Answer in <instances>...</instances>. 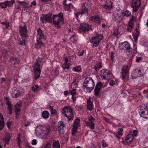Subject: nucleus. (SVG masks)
I'll list each match as a JSON object with an SVG mask.
<instances>
[{"instance_id": "79ce46f5", "label": "nucleus", "mask_w": 148, "mask_h": 148, "mask_svg": "<svg viewBox=\"0 0 148 148\" xmlns=\"http://www.w3.org/2000/svg\"><path fill=\"white\" fill-rule=\"evenodd\" d=\"M61 128L60 131H58L59 133L61 134H63L65 132V126L64 125V127L61 126Z\"/></svg>"}, {"instance_id": "f03ea898", "label": "nucleus", "mask_w": 148, "mask_h": 148, "mask_svg": "<svg viewBox=\"0 0 148 148\" xmlns=\"http://www.w3.org/2000/svg\"><path fill=\"white\" fill-rule=\"evenodd\" d=\"M53 24L58 28L60 27L61 25L64 23V19L62 13L60 12L58 15H54L52 17Z\"/></svg>"}, {"instance_id": "e2e57ef3", "label": "nucleus", "mask_w": 148, "mask_h": 148, "mask_svg": "<svg viewBox=\"0 0 148 148\" xmlns=\"http://www.w3.org/2000/svg\"><path fill=\"white\" fill-rule=\"evenodd\" d=\"M66 109L65 107H64L63 109H62L61 110V111L63 114H66Z\"/></svg>"}, {"instance_id": "20e7f679", "label": "nucleus", "mask_w": 148, "mask_h": 148, "mask_svg": "<svg viewBox=\"0 0 148 148\" xmlns=\"http://www.w3.org/2000/svg\"><path fill=\"white\" fill-rule=\"evenodd\" d=\"M103 38V36L102 35L97 34L90 39V41L93 44L94 46L96 47Z\"/></svg>"}, {"instance_id": "dca6fc26", "label": "nucleus", "mask_w": 148, "mask_h": 148, "mask_svg": "<svg viewBox=\"0 0 148 148\" xmlns=\"http://www.w3.org/2000/svg\"><path fill=\"white\" fill-rule=\"evenodd\" d=\"M122 12L120 10H118L117 11L115 12L112 18L115 21L118 20L120 18L121 16V14Z\"/></svg>"}, {"instance_id": "2f4dec72", "label": "nucleus", "mask_w": 148, "mask_h": 148, "mask_svg": "<svg viewBox=\"0 0 148 148\" xmlns=\"http://www.w3.org/2000/svg\"><path fill=\"white\" fill-rule=\"evenodd\" d=\"M15 2L14 0H12L11 1H5V4H6L7 6H11Z\"/></svg>"}, {"instance_id": "6e6d98bb", "label": "nucleus", "mask_w": 148, "mask_h": 148, "mask_svg": "<svg viewBox=\"0 0 148 148\" xmlns=\"http://www.w3.org/2000/svg\"><path fill=\"white\" fill-rule=\"evenodd\" d=\"M7 6L6 4H5V1L3 3H1V7L2 8H6Z\"/></svg>"}, {"instance_id": "0eeeda50", "label": "nucleus", "mask_w": 148, "mask_h": 148, "mask_svg": "<svg viewBox=\"0 0 148 148\" xmlns=\"http://www.w3.org/2000/svg\"><path fill=\"white\" fill-rule=\"evenodd\" d=\"M91 25L86 24V23L81 24L79 27V32L81 33L83 32L84 34L86 31L91 29Z\"/></svg>"}, {"instance_id": "5fc2aeb1", "label": "nucleus", "mask_w": 148, "mask_h": 148, "mask_svg": "<svg viewBox=\"0 0 148 148\" xmlns=\"http://www.w3.org/2000/svg\"><path fill=\"white\" fill-rule=\"evenodd\" d=\"M95 66L100 69L102 67V64L101 62H99L97 63Z\"/></svg>"}, {"instance_id": "f704fd0d", "label": "nucleus", "mask_w": 148, "mask_h": 148, "mask_svg": "<svg viewBox=\"0 0 148 148\" xmlns=\"http://www.w3.org/2000/svg\"><path fill=\"white\" fill-rule=\"evenodd\" d=\"M38 42L35 44V46L37 48H40L42 46H43L44 44L42 42H39L38 40Z\"/></svg>"}, {"instance_id": "7ed1b4c3", "label": "nucleus", "mask_w": 148, "mask_h": 148, "mask_svg": "<svg viewBox=\"0 0 148 148\" xmlns=\"http://www.w3.org/2000/svg\"><path fill=\"white\" fill-rule=\"evenodd\" d=\"M120 49L122 52L126 53L128 52L129 54H131L132 53L130 45L127 41H125L121 43L120 46Z\"/></svg>"}, {"instance_id": "f257e3e1", "label": "nucleus", "mask_w": 148, "mask_h": 148, "mask_svg": "<svg viewBox=\"0 0 148 148\" xmlns=\"http://www.w3.org/2000/svg\"><path fill=\"white\" fill-rule=\"evenodd\" d=\"M95 84L92 78L88 77L86 78L84 82L83 88H86L87 92H90L93 89Z\"/></svg>"}, {"instance_id": "412c9836", "label": "nucleus", "mask_w": 148, "mask_h": 148, "mask_svg": "<svg viewBox=\"0 0 148 148\" xmlns=\"http://www.w3.org/2000/svg\"><path fill=\"white\" fill-rule=\"evenodd\" d=\"M133 139V135L131 134H129L125 138V141L127 143H130L132 142Z\"/></svg>"}, {"instance_id": "6e6552de", "label": "nucleus", "mask_w": 148, "mask_h": 148, "mask_svg": "<svg viewBox=\"0 0 148 148\" xmlns=\"http://www.w3.org/2000/svg\"><path fill=\"white\" fill-rule=\"evenodd\" d=\"M141 4V2L140 0H133L131 3V5L133 8L134 12H136L138 9L139 8Z\"/></svg>"}, {"instance_id": "4468645a", "label": "nucleus", "mask_w": 148, "mask_h": 148, "mask_svg": "<svg viewBox=\"0 0 148 148\" xmlns=\"http://www.w3.org/2000/svg\"><path fill=\"white\" fill-rule=\"evenodd\" d=\"M101 77L102 79H108L110 78V74L108 71L106 70H103L101 71Z\"/></svg>"}, {"instance_id": "8fccbe9b", "label": "nucleus", "mask_w": 148, "mask_h": 148, "mask_svg": "<svg viewBox=\"0 0 148 148\" xmlns=\"http://www.w3.org/2000/svg\"><path fill=\"white\" fill-rule=\"evenodd\" d=\"M123 131V129L122 128H120L118 130V131L117 132V134L119 135L122 136L123 135V133H121V132H122Z\"/></svg>"}, {"instance_id": "a878e982", "label": "nucleus", "mask_w": 148, "mask_h": 148, "mask_svg": "<svg viewBox=\"0 0 148 148\" xmlns=\"http://www.w3.org/2000/svg\"><path fill=\"white\" fill-rule=\"evenodd\" d=\"M21 104L20 103H17L15 106V112H20Z\"/></svg>"}, {"instance_id": "49530a36", "label": "nucleus", "mask_w": 148, "mask_h": 148, "mask_svg": "<svg viewBox=\"0 0 148 148\" xmlns=\"http://www.w3.org/2000/svg\"><path fill=\"white\" fill-rule=\"evenodd\" d=\"M38 87L39 86L38 85H35L32 87V90L34 91H37V90Z\"/></svg>"}, {"instance_id": "9d476101", "label": "nucleus", "mask_w": 148, "mask_h": 148, "mask_svg": "<svg viewBox=\"0 0 148 148\" xmlns=\"http://www.w3.org/2000/svg\"><path fill=\"white\" fill-rule=\"evenodd\" d=\"M51 16L52 13H49L48 14L44 16L43 17H41L40 19L43 23L44 22L43 20H44L46 22L52 23V20L51 18Z\"/></svg>"}, {"instance_id": "c03bdc74", "label": "nucleus", "mask_w": 148, "mask_h": 148, "mask_svg": "<svg viewBox=\"0 0 148 148\" xmlns=\"http://www.w3.org/2000/svg\"><path fill=\"white\" fill-rule=\"evenodd\" d=\"M132 29V25H130L128 24V26L127 28V29L128 31L131 32Z\"/></svg>"}, {"instance_id": "a19ab883", "label": "nucleus", "mask_w": 148, "mask_h": 148, "mask_svg": "<svg viewBox=\"0 0 148 148\" xmlns=\"http://www.w3.org/2000/svg\"><path fill=\"white\" fill-rule=\"evenodd\" d=\"M124 15L126 17H129L131 15V12L128 10H126L124 13Z\"/></svg>"}, {"instance_id": "ddd939ff", "label": "nucleus", "mask_w": 148, "mask_h": 148, "mask_svg": "<svg viewBox=\"0 0 148 148\" xmlns=\"http://www.w3.org/2000/svg\"><path fill=\"white\" fill-rule=\"evenodd\" d=\"M21 92L16 87H14L12 89L11 96L12 98H17L21 94Z\"/></svg>"}, {"instance_id": "052dcab7", "label": "nucleus", "mask_w": 148, "mask_h": 148, "mask_svg": "<svg viewBox=\"0 0 148 148\" xmlns=\"http://www.w3.org/2000/svg\"><path fill=\"white\" fill-rule=\"evenodd\" d=\"M95 120V119L91 116H90V117L88 119V120L91 122H94Z\"/></svg>"}, {"instance_id": "423d86ee", "label": "nucleus", "mask_w": 148, "mask_h": 148, "mask_svg": "<svg viewBox=\"0 0 148 148\" xmlns=\"http://www.w3.org/2000/svg\"><path fill=\"white\" fill-rule=\"evenodd\" d=\"M65 108L66 110V114H64V115L68 118L69 121L73 120V115L72 108L70 106H66Z\"/></svg>"}, {"instance_id": "0e129e2a", "label": "nucleus", "mask_w": 148, "mask_h": 148, "mask_svg": "<svg viewBox=\"0 0 148 148\" xmlns=\"http://www.w3.org/2000/svg\"><path fill=\"white\" fill-rule=\"evenodd\" d=\"M77 129H76L75 127H74L73 128V130L72 131V134L73 136L75 134Z\"/></svg>"}, {"instance_id": "c9c22d12", "label": "nucleus", "mask_w": 148, "mask_h": 148, "mask_svg": "<svg viewBox=\"0 0 148 148\" xmlns=\"http://www.w3.org/2000/svg\"><path fill=\"white\" fill-rule=\"evenodd\" d=\"M73 70L76 72H80L81 71V69L80 66H75L73 68Z\"/></svg>"}, {"instance_id": "39448f33", "label": "nucleus", "mask_w": 148, "mask_h": 148, "mask_svg": "<svg viewBox=\"0 0 148 148\" xmlns=\"http://www.w3.org/2000/svg\"><path fill=\"white\" fill-rule=\"evenodd\" d=\"M33 69L35 73L34 78L36 79L39 77L41 72L40 64L38 61L34 65Z\"/></svg>"}, {"instance_id": "a211bd4d", "label": "nucleus", "mask_w": 148, "mask_h": 148, "mask_svg": "<svg viewBox=\"0 0 148 148\" xmlns=\"http://www.w3.org/2000/svg\"><path fill=\"white\" fill-rule=\"evenodd\" d=\"M128 66L127 65H125L123 68L121 72V75L123 79H125V77L127 74L129 73Z\"/></svg>"}, {"instance_id": "9b49d317", "label": "nucleus", "mask_w": 148, "mask_h": 148, "mask_svg": "<svg viewBox=\"0 0 148 148\" xmlns=\"http://www.w3.org/2000/svg\"><path fill=\"white\" fill-rule=\"evenodd\" d=\"M41 136L43 138H46L50 134L51 129L49 127H45L44 130H42Z\"/></svg>"}, {"instance_id": "c85d7f7f", "label": "nucleus", "mask_w": 148, "mask_h": 148, "mask_svg": "<svg viewBox=\"0 0 148 148\" xmlns=\"http://www.w3.org/2000/svg\"><path fill=\"white\" fill-rule=\"evenodd\" d=\"M136 21V17L134 16H132L128 24H130V25H132L134 24V23Z\"/></svg>"}, {"instance_id": "603ef678", "label": "nucleus", "mask_w": 148, "mask_h": 148, "mask_svg": "<svg viewBox=\"0 0 148 148\" xmlns=\"http://www.w3.org/2000/svg\"><path fill=\"white\" fill-rule=\"evenodd\" d=\"M76 89H73L71 92V94L72 95H75L76 94Z\"/></svg>"}, {"instance_id": "72a5a7b5", "label": "nucleus", "mask_w": 148, "mask_h": 148, "mask_svg": "<svg viewBox=\"0 0 148 148\" xmlns=\"http://www.w3.org/2000/svg\"><path fill=\"white\" fill-rule=\"evenodd\" d=\"M65 125L64 123L62 121L59 122L58 123V131H60L61 126L64 127Z\"/></svg>"}, {"instance_id": "338daca9", "label": "nucleus", "mask_w": 148, "mask_h": 148, "mask_svg": "<svg viewBox=\"0 0 148 148\" xmlns=\"http://www.w3.org/2000/svg\"><path fill=\"white\" fill-rule=\"evenodd\" d=\"M134 57V56L133 55H132V56L130 57V60H129V64H131Z\"/></svg>"}, {"instance_id": "1a4fd4ad", "label": "nucleus", "mask_w": 148, "mask_h": 148, "mask_svg": "<svg viewBox=\"0 0 148 148\" xmlns=\"http://www.w3.org/2000/svg\"><path fill=\"white\" fill-rule=\"evenodd\" d=\"M27 26L25 25L23 27L21 26L19 27V32L23 38H25L26 37L27 31Z\"/></svg>"}, {"instance_id": "69168bd1", "label": "nucleus", "mask_w": 148, "mask_h": 148, "mask_svg": "<svg viewBox=\"0 0 148 148\" xmlns=\"http://www.w3.org/2000/svg\"><path fill=\"white\" fill-rule=\"evenodd\" d=\"M109 84L110 86H113L115 84L114 81V80H112L111 81L109 82Z\"/></svg>"}, {"instance_id": "3c124183", "label": "nucleus", "mask_w": 148, "mask_h": 148, "mask_svg": "<svg viewBox=\"0 0 148 148\" xmlns=\"http://www.w3.org/2000/svg\"><path fill=\"white\" fill-rule=\"evenodd\" d=\"M1 24L5 25L7 28L8 27H9V23L5 21L1 22Z\"/></svg>"}, {"instance_id": "58836bf2", "label": "nucleus", "mask_w": 148, "mask_h": 148, "mask_svg": "<svg viewBox=\"0 0 148 148\" xmlns=\"http://www.w3.org/2000/svg\"><path fill=\"white\" fill-rule=\"evenodd\" d=\"M17 2L19 3V4L21 5H23L26 7L27 6V4L24 1H18Z\"/></svg>"}, {"instance_id": "13d9d810", "label": "nucleus", "mask_w": 148, "mask_h": 148, "mask_svg": "<svg viewBox=\"0 0 148 148\" xmlns=\"http://www.w3.org/2000/svg\"><path fill=\"white\" fill-rule=\"evenodd\" d=\"M15 61L14 62V65L18 64L19 63V60L17 58H16L15 60Z\"/></svg>"}, {"instance_id": "bb28decb", "label": "nucleus", "mask_w": 148, "mask_h": 148, "mask_svg": "<svg viewBox=\"0 0 148 148\" xmlns=\"http://www.w3.org/2000/svg\"><path fill=\"white\" fill-rule=\"evenodd\" d=\"M102 7L105 9L108 10H110L112 8V5L111 3L109 5L104 4L102 5Z\"/></svg>"}, {"instance_id": "de8ad7c7", "label": "nucleus", "mask_w": 148, "mask_h": 148, "mask_svg": "<svg viewBox=\"0 0 148 148\" xmlns=\"http://www.w3.org/2000/svg\"><path fill=\"white\" fill-rule=\"evenodd\" d=\"M100 90L97 89L96 88H95V90H94V94L95 95L97 96Z\"/></svg>"}, {"instance_id": "7c9ffc66", "label": "nucleus", "mask_w": 148, "mask_h": 148, "mask_svg": "<svg viewBox=\"0 0 148 148\" xmlns=\"http://www.w3.org/2000/svg\"><path fill=\"white\" fill-rule=\"evenodd\" d=\"M85 123L87 125L90 127V128L91 129H94V126H95V124L93 123V122H90L87 121H86Z\"/></svg>"}, {"instance_id": "864d4df0", "label": "nucleus", "mask_w": 148, "mask_h": 148, "mask_svg": "<svg viewBox=\"0 0 148 148\" xmlns=\"http://www.w3.org/2000/svg\"><path fill=\"white\" fill-rule=\"evenodd\" d=\"M143 58L141 57H136V62H139L140 60H142Z\"/></svg>"}, {"instance_id": "393cba45", "label": "nucleus", "mask_w": 148, "mask_h": 148, "mask_svg": "<svg viewBox=\"0 0 148 148\" xmlns=\"http://www.w3.org/2000/svg\"><path fill=\"white\" fill-rule=\"evenodd\" d=\"M80 119H76L73 123V127L76 129H77L78 126L80 125Z\"/></svg>"}, {"instance_id": "c756f323", "label": "nucleus", "mask_w": 148, "mask_h": 148, "mask_svg": "<svg viewBox=\"0 0 148 148\" xmlns=\"http://www.w3.org/2000/svg\"><path fill=\"white\" fill-rule=\"evenodd\" d=\"M52 147L55 148H60V143L59 142L57 141H54L52 145Z\"/></svg>"}, {"instance_id": "4be33fe9", "label": "nucleus", "mask_w": 148, "mask_h": 148, "mask_svg": "<svg viewBox=\"0 0 148 148\" xmlns=\"http://www.w3.org/2000/svg\"><path fill=\"white\" fill-rule=\"evenodd\" d=\"M6 103L8 106V110L9 112V114H12V105L10 102L8 98L6 99Z\"/></svg>"}, {"instance_id": "680f3d73", "label": "nucleus", "mask_w": 148, "mask_h": 148, "mask_svg": "<svg viewBox=\"0 0 148 148\" xmlns=\"http://www.w3.org/2000/svg\"><path fill=\"white\" fill-rule=\"evenodd\" d=\"M84 52V50H82L81 52H78V55L79 56H82L83 55V53Z\"/></svg>"}, {"instance_id": "ea45409f", "label": "nucleus", "mask_w": 148, "mask_h": 148, "mask_svg": "<svg viewBox=\"0 0 148 148\" xmlns=\"http://www.w3.org/2000/svg\"><path fill=\"white\" fill-rule=\"evenodd\" d=\"M69 64H66L64 63L62 65V67L64 69H69L70 68Z\"/></svg>"}, {"instance_id": "b1692460", "label": "nucleus", "mask_w": 148, "mask_h": 148, "mask_svg": "<svg viewBox=\"0 0 148 148\" xmlns=\"http://www.w3.org/2000/svg\"><path fill=\"white\" fill-rule=\"evenodd\" d=\"M4 126V121L3 115H1L0 118V131H1L3 129Z\"/></svg>"}, {"instance_id": "2eb2a0df", "label": "nucleus", "mask_w": 148, "mask_h": 148, "mask_svg": "<svg viewBox=\"0 0 148 148\" xmlns=\"http://www.w3.org/2000/svg\"><path fill=\"white\" fill-rule=\"evenodd\" d=\"M81 7V11L78 12L76 14V16L77 18L79 15L86 14L88 12V8L85 6L84 3H83L82 4Z\"/></svg>"}, {"instance_id": "cd10ccee", "label": "nucleus", "mask_w": 148, "mask_h": 148, "mask_svg": "<svg viewBox=\"0 0 148 148\" xmlns=\"http://www.w3.org/2000/svg\"><path fill=\"white\" fill-rule=\"evenodd\" d=\"M49 114L47 111H43L42 113V116L43 118L46 119L48 118L49 116Z\"/></svg>"}, {"instance_id": "4c0bfd02", "label": "nucleus", "mask_w": 148, "mask_h": 148, "mask_svg": "<svg viewBox=\"0 0 148 148\" xmlns=\"http://www.w3.org/2000/svg\"><path fill=\"white\" fill-rule=\"evenodd\" d=\"M139 32L137 31H136L135 33L134 34H133V36L134 37V38L135 40V41L136 40H137V37L139 36Z\"/></svg>"}, {"instance_id": "a18cd8bd", "label": "nucleus", "mask_w": 148, "mask_h": 148, "mask_svg": "<svg viewBox=\"0 0 148 148\" xmlns=\"http://www.w3.org/2000/svg\"><path fill=\"white\" fill-rule=\"evenodd\" d=\"M22 41H20L19 44L21 46L23 45H25V38H23L22 37Z\"/></svg>"}, {"instance_id": "5701e85b", "label": "nucleus", "mask_w": 148, "mask_h": 148, "mask_svg": "<svg viewBox=\"0 0 148 148\" xmlns=\"http://www.w3.org/2000/svg\"><path fill=\"white\" fill-rule=\"evenodd\" d=\"M91 20L92 21L96 22L98 24H99L100 23L99 18L98 16L95 15L92 16Z\"/></svg>"}, {"instance_id": "f3484780", "label": "nucleus", "mask_w": 148, "mask_h": 148, "mask_svg": "<svg viewBox=\"0 0 148 148\" xmlns=\"http://www.w3.org/2000/svg\"><path fill=\"white\" fill-rule=\"evenodd\" d=\"M139 113L141 116L145 118H148V109L147 108H144V110H140Z\"/></svg>"}, {"instance_id": "f8f14e48", "label": "nucleus", "mask_w": 148, "mask_h": 148, "mask_svg": "<svg viewBox=\"0 0 148 148\" xmlns=\"http://www.w3.org/2000/svg\"><path fill=\"white\" fill-rule=\"evenodd\" d=\"M70 2L69 0L64 1L63 5L66 10L69 11L73 8V5L72 4L70 3Z\"/></svg>"}, {"instance_id": "e433bc0d", "label": "nucleus", "mask_w": 148, "mask_h": 148, "mask_svg": "<svg viewBox=\"0 0 148 148\" xmlns=\"http://www.w3.org/2000/svg\"><path fill=\"white\" fill-rule=\"evenodd\" d=\"M49 108L50 109L51 114H56L57 111L55 109H53V106L50 105H49Z\"/></svg>"}, {"instance_id": "6ab92c4d", "label": "nucleus", "mask_w": 148, "mask_h": 148, "mask_svg": "<svg viewBox=\"0 0 148 148\" xmlns=\"http://www.w3.org/2000/svg\"><path fill=\"white\" fill-rule=\"evenodd\" d=\"M38 34L37 36V41L44 38V35L42 32V31L40 28H38L37 30Z\"/></svg>"}, {"instance_id": "4d7b16f0", "label": "nucleus", "mask_w": 148, "mask_h": 148, "mask_svg": "<svg viewBox=\"0 0 148 148\" xmlns=\"http://www.w3.org/2000/svg\"><path fill=\"white\" fill-rule=\"evenodd\" d=\"M18 144L19 147H20V144L21 143L22 141L20 139V137H18Z\"/></svg>"}, {"instance_id": "bf43d9fd", "label": "nucleus", "mask_w": 148, "mask_h": 148, "mask_svg": "<svg viewBox=\"0 0 148 148\" xmlns=\"http://www.w3.org/2000/svg\"><path fill=\"white\" fill-rule=\"evenodd\" d=\"M119 34V32L118 30L117 29L115 30L114 32V34L115 36H117Z\"/></svg>"}, {"instance_id": "774afa93", "label": "nucleus", "mask_w": 148, "mask_h": 148, "mask_svg": "<svg viewBox=\"0 0 148 148\" xmlns=\"http://www.w3.org/2000/svg\"><path fill=\"white\" fill-rule=\"evenodd\" d=\"M137 132L136 130H134L133 131V135L134 136H136L137 135Z\"/></svg>"}, {"instance_id": "aec40b11", "label": "nucleus", "mask_w": 148, "mask_h": 148, "mask_svg": "<svg viewBox=\"0 0 148 148\" xmlns=\"http://www.w3.org/2000/svg\"><path fill=\"white\" fill-rule=\"evenodd\" d=\"M91 98L90 97L87 101V108L91 111L93 107V103L91 101Z\"/></svg>"}, {"instance_id": "09e8293b", "label": "nucleus", "mask_w": 148, "mask_h": 148, "mask_svg": "<svg viewBox=\"0 0 148 148\" xmlns=\"http://www.w3.org/2000/svg\"><path fill=\"white\" fill-rule=\"evenodd\" d=\"M101 143L102 146L103 147H106L108 145L106 142L104 140H103L102 141Z\"/></svg>"}, {"instance_id": "37998d69", "label": "nucleus", "mask_w": 148, "mask_h": 148, "mask_svg": "<svg viewBox=\"0 0 148 148\" xmlns=\"http://www.w3.org/2000/svg\"><path fill=\"white\" fill-rule=\"evenodd\" d=\"M102 86V84L101 82H99L97 84L95 88L100 90Z\"/></svg>"}, {"instance_id": "473e14b6", "label": "nucleus", "mask_w": 148, "mask_h": 148, "mask_svg": "<svg viewBox=\"0 0 148 148\" xmlns=\"http://www.w3.org/2000/svg\"><path fill=\"white\" fill-rule=\"evenodd\" d=\"M10 134L8 133L6 135L5 138L4 140V142L6 143H5V144H7V143L10 142Z\"/></svg>"}]
</instances>
